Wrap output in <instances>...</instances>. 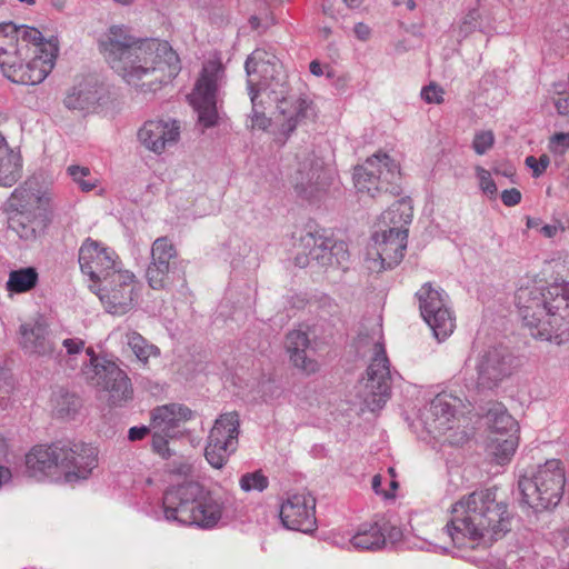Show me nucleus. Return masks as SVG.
I'll list each match as a JSON object with an SVG mask.
<instances>
[{"mask_svg":"<svg viewBox=\"0 0 569 569\" xmlns=\"http://www.w3.org/2000/svg\"><path fill=\"white\" fill-rule=\"evenodd\" d=\"M518 446L517 438L509 435L507 438H495L489 443V450L495 456L499 465H503L511 459Z\"/></svg>","mask_w":569,"mask_h":569,"instance_id":"e433bc0d","label":"nucleus"},{"mask_svg":"<svg viewBox=\"0 0 569 569\" xmlns=\"http://www.w3.org/2000/svg\"><path fill=\"white\" fill-rule=\"evenodd\" d=\"M525 163L528 168L532 171L533 178H539L541 174L545 173L547 168L550 164V158L548 154L543 153L539 158H536L533 156H528L525 160Z\"/></svg>","mask_w":569,"mask_h":569,"instance_id":"c03bdc74","label":"nucleus"},{"mask_svg":"<svg viewBox=\"0 0 569 569\" xmlns=\"http://www.w3.org/2000/svg\"><path fill=\"white\" fill-rule=\"evenodd\" d=\"M401 176L398 166L387 154L378 152L353 170L355 187L360 194L376 198L381 193L399 196Z\"/></svg>","mask_w":569,"mask_h":569,"instance_id":"1a4fd4ad","label":"nucleus"},{"mask_svg":"<svg viewBox=\"0 0 569 569\" xmlns=\"http://www.w3.org/2000/svg\"><path fill=\"white\" fill-rule=\"evenodd\" d=\"M381 483H382V478L380 475H376L373 476L372 478V481H371V486H372V489L376 493H381Z\"/></svg>","mask_w":569,"mask_h":569,"instance_id":"680f3d73","label":"nucleus"},{"mask_svg":"<svg viewBox=\"0 0 569 569\" xmlns=\"http://www.w3.org/2000/svg\"><path fill=\"white\" fill-rule=\"evenodd\" d=\"M58 51L57 39L46 40L33 27L0 23V68L14 83H41L52 71Z\"/></svg>","mask_w":569,"mask_h":569,"instance_id":"f03ea898","label":"nucleus"},{"mask_svg":"<svg viewBox=\"0 0 569 569\" xmlns=\"http://www.w3.org/2000/svg\"><path fill=\"white\" fill-rule=\"evenodd\" d=\"M509 506L498 501L491 488L462 496L450 509V519L443 530L458 548L468 543L493 542L511 530Z\"/></svg>","mask_w":569,"mask_h":569,"instance_id":"7ed1b4c3","label":"nucleus"},{"mask_svg":"<svg viewBox=\"0 0 569 569\" xmlns=\"http://www.w3.org/2000/svg\"><path fill=\"white\" fill-rule=\"evenodd\" d=\"M249 23L253 30H258L260 28V19L256 16L250 17Z\"/></svg>","mask_w":569,"mask_h":569,"instance_id":"774afa93","label":"nucleus"},{"mask_svg":"<svg viewBox=\"0 0 569 569\" xmlns=\"http://www.w3.org/2000/svg\"><path fill=\"white\" fill-rule=\"evenodd\" d=\"M126 341L137 359L143 365H147L151 357L160 356V349L134 330H129L126 333Z\"/></svg>","mask_w":569,"mask_h":569,"instance_id":"72a5a7b5","label":"nucleus"},{"mask_svg":"<svg viewBox=\"0 0 569 569\" xmlns=\"http://www.w3.org/2000/svg\"><path fill=\"white\" fill-rule=\"evenodd\" d=\"M51 196L36 181H26L10 196L8 223L21 239L33 240L51 221Z\"/></svg>","mask_w":569,"mask_h":569,"instance_id":"423d86ee","label":"nucleus"},{"mask_svg":"<svg viewBox=\"0 0 569 569\" xmlns=\"http://www.w3.org/2000/svg\"><path fill=\"white\" fill-rule=\"evenodd\" d=\"M139 142L149 151L161 154L180 138V126L171 119L147 120L138 130Z\"/></svg>","mask_w":569,"mask_h":569,"instance_id":"412c9836","label":"nucleus"},{"mask_svg":"<svg viewBox=\"0 0 569 569\" xmlns=\"http://www.w3.org/2000/svg\"><path fill=\"white\" fill-rule=\"evenodd\" d=\"M548 148L555 154H563L569 150V132L555 133L549 140Z\"/></svg>","mask_w":569,"mask_h":569,"instance_id":"de8ad7c7","label":"nucleus"},{"mask_svg":"<svg viewBox=\"0 0 569 569\" xmlns=\"http://www.w3.org/2000/svg\"><path fill=\"white\" fill-rule=\"evenodd\" d=\"M239 427V415L236 411L222 413L214 421L204 449V457L213 468H222L237 450Z\"/></svg>","mask_w":569,"mask_h":569,"instance_id":"2eb2a0df","label":"nucleus"},{"mask_svg":"<svg viewBox=\"0 0 569 569\" xmlns=\"http://www.w3.org/2000/svg\"><path fill=\"white\" fill-rule=\"evenodd\" d=\"M310 346L309 336L300 329L291 330L286 336V349L290 361L306 375H313L319 371V363L316 359L307 356Z\"/></svg>","mask_w":569,"mask_h":569,"instance_id":"a878e982","label":"nucleus"},{"mask_svg":"<svg viewBox=\"0 0 569 569\" xmlns=\"http://www.w3.org/2000/svg\"><path fill=\"white\" fill-rule=\"evenodd\" d=\"M98 44L110 68L142 91L157 90L179 70L178 54L167 41L138 39L126 26L109 27Z\"/></svg>","mask_w":569,"mask_h":569,"instance_id":"f257e3e1","label":"nucleus"},{"mask_svg":"<svg viewBox=\"0 0 569 569\" xmlns=\"http://www.w3.org/2000/svg\"><path fill=\"white\" fill-rule=\"evenodd\" d=\"M490 429L497 433L506 435L517 430V421L508 413L501 403H495L487 412Z\"/></svg>","mask_w":569,"mask_h":569,"instance_id":"c9c22d12","label":"nucleus"},{"mask_svg":"<svg viewBox=\"0 0 569 569\" xmlns=\"http://www.w3.org/2000/svg\"><path fill=\"white\" fill-rule=\"evenodd\" d=\"M39 281L36 268L26 267L12 270L6 283V290L10 293H24L32 290Z\"/></svg>","mask_w":569,"mask_h":569,"instance_id":"2f4dec72","label":"nucleus"},{"mask_svg":"<svg viewBox=\"0 0 569 569\" xmlns=\"http://www.w3.org/2000/svg\"><path fill=\"white\" fill-rule=\"evenodd\" d=\"M19 333L20 347L27 353L51 356L56 350L49 335V327L42 318L22 323Z\"/></svg>","mask_w":569,"mask_h":569,"instance_id":"5701e85b","label":"nucleus"},{"mask_svg":"<svg viewBox=\"0 0 569 569\" xmlns=\"http://www.w3.org/2000/svg\"><path fill=\"white\" fill-rule=\"evenodd\" d=\"M557 231H558V228L556 226H551V224H546L541 228L542 234L548 238L555 237Z\"/></svg>","mask_w":569,"mask_h":569,"instance_id":"bf43d9fd","label":"nucleus"},{"mask_svg":"<svg viewBox=\"0 0 569 569\" xmlns=\"http://www.w3.org/2000/svg\"><path fill=\"white\" fill-rule=\"evenodd\" d=\"M298 123V116L295 118L288 119L287 123L283 124V130L287 132H292Z\"/></svg>","mask_w":569,"mask_h":569,"instance_id":"0e129e2a","label":"nucleus"},{"mask_svg":"<svg viewBox=\"0 0 569 569\" xmlns=\"http://www.w3.org/2000/svg\"><path fill=\"white\" fill-rule=\"evenodd\" d=\"M450 398L443 393L436 396L431 401L430 411L437 420L441 421V425L450 422L456 415V407L451 403Z\"/></svg>","mask_w":569,"mask_h":569,"instance_id":"4c0bfd02","label":"nucleus"},{"mask_svg":"<svg viewBox=\"0 0 569 569\" xmlns=\"http://www.w3.org/2000/svg\"><path fill=\"white\" fill-rule=\"evenodd\" d=\"M333 242L332 238L326 237L320 232H308L300 238V247L305 258L297 257L298 264H306L309 259L317 261L323 266L321 256H329L330 246Z\"/></svg>","mask_w":569,"mask_h":569,"instance_id":"c85d7f7f","label":"nucleus"},{"mask_svg":"<svg viewBox=\"0 0 569 569\" xmlns=\"http://www.w3.org/2000/svg\"><path fill=\"white\" fill-rule=\"evenodd\" d=\"M555 107L559 114H566L568 109V101L566 99H559L555 102Z\"/></svg>","mask_w":569,"mask_h":569,"instance_id":"052dcab7","label":"nucleus"},{"mask_svg":"<svg viewBox=\"0 0 569 569\" xmlns=\"http://www.w3.org/2000/svg\"><path fill=\"white\" fill-rule=\"evenodd\" d=\"M164 517L183 526L213 529L221 521L224 502L197 482H184L167 489L162 498Z\"/></svg>","mask_w":569,"mask_h":569,"instance_id":"39448f33","label":"nucleus"},{"mask_svg":"<svg viewBox=\"0 0 569 569\" xmlns=\"http://www.w3.org/2000/svg\"><path fill=\"white\" fill-rule=\"evenodd\" d=\"M68 173L82 191H91L97 187L98 180L90 177L88 167L70 166Z\"/></svg>","mask_w":569,"mask_h":569,"instance_id":"a19ab883","label":"nucleus"},{"mask_svg":"<svg viewBox=\"0 0 569 569\" xmlns=\"http://www.w3.org/2000/svg\"><path fill=\"white\" fill-rule=\"evenodd\" d=\"M343 2L350 9H357V8H359L362 4L363 0H343Z\"/></svg>","mask_w":569,"mask_h":569,"instance_id":"338daca9","label":"nucleus"},{"mask_svg":"<svg viewBox=\"0 0 569 569\" xmlns=\"http://www.w3.org/2000/svg\"><path fill=\"white\" fill-rule=\"evenodd\" d=\"M401 4H406L408 10H410V11L415 10L417 7L415 0H393V6L399 7Z\"/></svg>","mask_w":569,"mask_h":569,"instance_id":"e2e57ef3","label":"nucleus"},{"mask_svg":"<svg viewBox=\"0 0 569 569\" xmlns=\"http://www.w3.org/2000/svg\"><path fill=\"white\" fill-rule=\"evenodd\" d=\"M477 177L479 179L480 189L490 198L497 194V186L488 170L478 167Z\"/></svg>","mask_w":569,"mask_h":569,"instance_id":"49530a36","label":"nucleus"},{"mask_svg":"<svg viewBox=\"0 0 569 569\" xmlns=\"http://www.w3.org/2000/svg\"><path fill=\"white\" fill-rule=\"evenodd\" d=\"M319 308L321 311L328 316H338L339 315V305L329 296H323L319 300Z\"/></svg>","mask_w":569,"mask_h":569,"instance_id":"3c124183","label":"nucleus"},{"mask_svg":"<svg viewBox=\"0 0 569 569\" xmlns=\"http://www.w3.org/2000/svg\"><path fill=\"white\" fill-rule=\"evenodd\" d=\"M100 100L97 82L92 78H86L71 88L63 102L70 110L91 112Z\"/></svg>","mask_w":569,"mask_h":569,"instance_id":"bb28decb","label":"nucleus"},{"mask_svg":"<svg viewBox=\"0 0 569 569\" xmlns=\"http://www.w3.org/2000/svg\"><path fill=\"white\" fill-rule=\"evenodd\" d=\"M408 233L406 231H382L373 236L377 256L383 269H392L398 266L405 257L407 249Z\"/></svg>","mask_w":569,"mask_h":569,"instance_id":"393cba45","label":"nucleus"},{"mask_svg":"<svg viewBox=\"0 0 569 569\" xmlns=\"http://www.w3.org/2000/svg\"><path fill=\"white\" fill-rule=\"evenodd\" d=\"M21 160L8 147V154L0 157V186L11 187L21 178Z\"/></svg>","mask_w":569,"mask_h":569,"instance_id":"f704fd0d","label":"nucleus"},{"mask_svg":"<svg viewBox=\"0 0 569 569\" xmlns=\"http://www.w3.org/2000/svg\"><path fill=\"white\" fill-rule=\"evenodd\" d=\"M515 368V357L502 346L483 350L477 359V388L491 390L506 378L511 376Z\"/></svg>","mask_w":569,"mask_h":569,"instance_id":"6ab92c4d","label":"nucleus"},{"mask_svg":"<svg viewBox=\"0 0 569 569\" xmlns=\"http://www.w3.org/2000/svg\"><path fill=\"white\" fill-rule=\"evenodd\" d=\"M169 438V436L157 431H154L152 436L151 446L153 451L164 459L170 458L172 455L168 446Z\"/></svg>","mask_w":569,"mask_h":569,"instance_id":"09e8293b","label":"nucleus"},{"mask_svg":"<svg viewBox=\"0 0 569 569\" xmlns=\"http://www.w3.org/2000/svg\"><path fill=\"white\" fill-rule=\"evenodd\" d=\"M79 263L81 271L96 283L121 270L116 251L91 238H87L79 249Z\"/></svg>","mask_w":569,"mask_h":569,"instance_id":"a211bd4d","label":"nucleus"},{"mask_svg":"<svg viewBox=\"0 0 569 569\" xmlns=\"http://www.w3.org/2000/svg\"><path fill=\"white\" fill-rule=\"evenodd\" d=\"M244 69L251 102L258 99L260 91L271 89L276 92L277 87L284 83L281 62L274 52L266 48L252 51L246 60Z\"/></svg>","mask_w":569,"mask_h":569,"instance_id":"ddd939ff","label":"nucleus"},{"mask_svg":"<svg viewBox=\"0 0 569 569\" xmlns=\"http://www.w3.org/2000/svg\"><path fill=\"white\" fill-rule=\"evenodd\" d=\"M310 72L317 77L325 73L322 64L318 60H312L309 66Z\"/></svg>","mask_w":569,"mask_h":569,"instance_id":"13d9d810","label":"nucleus"},{"mask_svg":"<svg viewBox=\"0 0 569 569\" xmlns=\"http://www.w3.org/2000/svg\"><path fill=\"white\" fill-rule=\"evenodd\" d=\"M69 355L80 353L84 348V341L79 338H68L62 342Z\"/></svg>","mask_w":569,"mask_h":569,"instance_id":"864d4df0","label":"nucleus"},{"mask_svg":"<svg viewBox=\"0 0 569 569\" xmlns=\"http://www.w3.org/2000/svg\"><path fill=\"white\" fill-rule=\"evenodd\" d=\"M224 82L226 70L219 59L203 63L194 88L189 94V101L198 113L199 123L204 128H212L218 123V92Z\"/></svg>","mask_w":569,"mask_h":569,"instance_id":"9d476101","label":"nucleus"},{"mask_svg":"<svg viewBox=\"0 0 569 569\" xmlns=\"http://www.w3.org/2000/svg\"><path fill=\"white\" fill-rule=\"evenodd\" d=\"M26 472L37 480L60 476V440L33 446L24 457Z\"/></svg>","mask_w":569,"mask_h":569,"instance_id":"4be33fe9","label":"nucleus"},{"mask_svg":"<svg viewBox=\"0 0 569 569\" xmlns=\"http://www.w3.org/2000/svg\"><path fill=\"white\" fill-rule=\"evenodd\" d=\"M239 486L246 492H262L268 488L269 479L262 470H256L253 472L243 473L239 479Z\"/></svg>","mask_w":569,"mask_h":569,"instance_id":"58836bf2","label":"nucleus"},{"mask_svg":"<svg viewBox=\"0 0 569 569\" xmlns=\"http://www.w3.org/2000/svg\"><path fill=\"white\" fill-rule=\"evenodd\" d=\"M528 556H521L516 559L515 569H536V561L529 556V551H526Z\"/></svg>","mask_w":569,"mask_h":569,"instance_id":"5fc2aeb1","label":"nucleus"},{"mask_svg":"<svg viewBox=\"0 0 569 569\" xmlns=\"http://www.w3.org/2000/svg\"><path fill=\"white\" fill-rule=\"evenodd\" d=\"M350 545L358 551H376L386 545V528L379 522L361 523L350 538Z\"/></svg>","mask_w":569,"mask_h":569,"instance_id":"cd10ccee","label":"nucleus"},{"mask_svg":"<svg viewBox=\"0 0 569 569\" xmlns=\"http://www.w3.org/2000/svg\"><path fill=\"white\" fill-rule=\"evenodd\" d=\"M412 216L413 208L410 198H401L381 214V219L389 227L387 231L395 233L396 231H406L408 233L407 226L411 222Z\"/></svg>","mask_w":569,"mask_h":569,"instance_id":"c756f323","label":"nucleus"},{"mask_svg":"<svg viewBox=\"0 0 569 569\" xmlns=\"http://www.w3.org/2000/svg\"><path fill=\"white\" fill-rule=\"evenodd\" d=\"M86 352L90 360L82 369L83 375L93 386L108 392L109 403L118 407L131 400L133 389L127 373L114 361L97 356L91 347Z\"/></svg>","mask_w":569,"mask_h":569,"instance_id":"9b49d317","label":"nucleus"},{"mask_svg":"<svg viewBox=\"0 0 569 569\" xmlns=\"http://www.w3.org/2000/svg\"><path fill=\"white\" fill-rule=\"evenodd\" d=\"M501 201L507 207L517 206L521 201V192L516 188L503 190L501 192Z\"/></svg>","mask_w":569,"mask_h":569,"instance_id":"603ef678","label":"nucleus"},{"mask_svg":"<svg viewBox=\"0 0 569 569\" xmlns=\"http://www.w3.org/2000/svg\"><path fill=\"white\" fill-rule=\"evenodd\" d=\"M481 14L478 8L470 9L461 20L460 32L465 36L473 32L479 26Z\"/></svg>","mask_w":569,"mask_h":569,"instance_id":"a18cd8bd","label":"nucleus"},{"mask_svg":"<svg viewBox=\"0 0 569 569\" xmlns=\"http://www.w3.org/2000/svg\"><path fill=\"white\" fill-rule=\"evenodd\" d=\"M328 254L329 256H321L323 259V266L343 267L349 260L348 248L343 241H337L333 239V242L330 246V253Z\"/></svg>","mask_w":569,"mask_h":569,"instance_id":"ea45409f","label":"nucleus"},{"mask_svg":"<svg viewBox=\"0 0 569 569\" xmlns=\"http://www.w3.org/2000/svg\"><path fill=\"white\" fill-rule=\"evenodd\" d=\"M149 428L141 426V427H132L129 429L128 438L131 441H137L143 439L149 433Z\"/></svg>","mask_w":569,"mask_h":569,"instance_id":"4d7b16f0","label":"nucleus"},{"mask_svg":"<svg viewBox=\"0 0 569 569\" xmlns=\"http://www.w3.org/2000/svg\"><path fill=\"white\" fill-rule=\"evenodd\" d=\"M150 260H160L166 263L182 266L183 260L179 257V251L172 239L168 236L157 238L150 250Z\"/></svg>","mask_w":569,"mask_h":569,"instance_id":"473e14b6","label":"nucleus"},{"mask_svg":"<svg viewBox=\"0 0 569 569\" xmlns=\"http://www.w3.org/2000/svg\"><path fill=\"white\" fill-rule=\"evenodd\" d=\"M565 486V463L555 458L538 465L518 480L521 502L536 513L555 509L562 499Z\"/></svg>","mask_w":569,"mask_h":569,"instance_id":"0eeeda50","label":"nucleus"},{"mask_svg":"<svg viewBox=\"0 0 569 569\" xmlns=\"http://www.w3.org/2000/svg\"><path fill=\"white\" fill-rule=\"evenodd\" d=\"M192 411L179 403L158 406L151 411L150 427L153 431L162 432L171 438L181 433V426L190 420Z\"/></svg>","mask_w":569,"mask_h":569,"instance_id":"b1692460","label":"nucleus"},{"mask_svg":"<svg viewBox=\"0 0 569 569\" xmlns=\"http://www.w3.org/2000/svg\"><path fill=\"white\" fill-rule=\"evenodd\" d=\"M516 305L533 338L557 345L569 341V280L520 287Z\"/></svg>","mask_w":569,"mask_h":569,"instance_id":"20e7f679","label":"nucleus"},{"mask_svg":"<svg viewBox=\"0 0 569 569\" xmlns=\"http://www.w3.org/2000/svg\"><path fill=\"white\" fill-rule=\"evenodd\" d=\"M279 515L287 529L305 533L317 529L316 498L309 492L289 493L280 506Z\"/></svg>","mask_w":569,"mask_h":569,"instance_id":"aec40b11","label":"nucleus"},{"mask_svg":"<svg viewBox=\"0 0 569 569\" xmlns=\"http://www.w3.org/2000/svg\"><path fill=\"white\" fill-rule=\"evenodd\" d=\"M495 134L491 130L479 131L475 134L472 148L477 154H485L493 147Z\"/></svg>","mask_w":569,"mask_h":569,"instance_id":"79ce46f5","label":"nucleus"},{"mask_svg":"<svg viewBox=\"0 0 569 569\" xmlns=\"http://www.w3.org/2000/svg\"><path fill=\"white\" fill-rule=\"evenodd\" d=\"M422 319L439 341L446 340L456 328V317L449 306V296L431 282L423 283L415 295Z\"/></svg>","mask_w":569,"mask_h":569,"instance_id":"f8f14e48","label":"nucleus"},{"mask_svg":"<svg viewBox=\"0 0 569 569\" xmlns=\"http://www.w3.org/2000/svg\"><path fill=\"white\" fill-rule=\"evenodd\" d=\"M8 147L9 146L6 142L4 138L0 134V157L8 154Z\"/></svg>","mask_w":569,"mask_h":569,"instance_id":"69168bd1","label":"nucleus"},{"mask_svg":"<svg viewBox=\"0 0 569 569\" xmlns=\"http://www.w3.org/2000/svg\"><path fill=\"white\" fill-rule=\"evenodd\" d=\"M291 184L297 197L302 200L311 202L321 198L330 186L323 160L309 153L299 161L298 169L291 176Z\"/></svg>","mask_w":569,"mask_h":569,"instance_id":"f3484780","label":"nucleus"},{"mask_svg":"<svg viewBox=\"0 0 569 569\" xmlns=\"http://www.w3.org/2000/svg\"><path fill=\"white\" fill-rule=\"evenodd\" d=\"M98 463L97 447L82 441L60 440V475L67 482L88 479Z\"/></svg>","mask_w":569,"mask_h":569,"instance_id":"dca6fc26","label":"nucleus"},{"mask_svg":"<svg viewBox=\"0 0 569 569\" xmlns=\"http://www.w3.org/2000/svg\"><path fill=\"white\" fill-rule=\"evenodd\" d=\"M252 103L251 113V128L259 130H267L271 123V120L261 111L258 110L257 99Z\"/></svg>","mask_w":569,"mask_h":569,"instance_id":"8fccbe9b","label":"nucleus"},{"mask_svg":"<svg viewBox=\"0 0 569 569\" xmlns=\"http://www.w3.org/2000/svg\"><path fill=\"white\" fill-rule=\"evenodd\" d=\"M421 99L429 104H441L445 101V90L439 84L431 82L422 88Z\"/></svg>","mask_w":569,"mask_h":569,"instance_id":"37998d69","label":"nucleus"},{"mask_svg":"<svg viewBox=\"0 0 569 569\" xmlns=\"http://www.w3.org/2000/svg\"><path fill=\"white\" fill-rule=\"evenodd\" d=\"M181 266L150 260L146 269V279L153 290H168L173 283L174 274Z\"/></svg>","mask_w":569,"mask_h":569,"instance_id":"7c9ffc66","label":"nucleus"},{"mask_svg":"<svg viewBox=\"0 0 569 569\" xmlns=\"http://www.w3.org/2000/svg\"><path fill=\"white\" fill-rule=\"evenodd\" d=\"M353 32L359 40L366 41L371 34V29L366 23L358 22L355 24Z\"/></svg>","mask_w":569,"mask_h":569,"instance_id":"6e6d98bb","label":"nucleus"},{"mask_svg":"<svg viewBox=\"0 0 569 569\" xmlns=\"http://www.w3.org/2000/svg\"><path fill=\"white\" fill-rule=\"evenodd\" d=\"M98 296L107 312L122 316L129 312L140 295V283L133 272L119 270L99 282Z\"/></svg>","mask_w":569,"mask_h":569,"instance_id":"4468645a","label":"nucleus"},{"mask_svg":"<svg viewBox=\"0 0 569 569\" xmlns=\"http://www.w3.org/2000/svg\"><path fill=\"white\" fill-rule=\"evenodd\" d=\"M358 355H371L367 373V388L370 397L366 399L368 408L373 412L380 410L391 396L392 375L381 328L360 332L355 342Z\"/></svg>","mask_w":569,"mask_h":569,"instance_id":"6e6552de","label":"nucleus"}]
</instances>
